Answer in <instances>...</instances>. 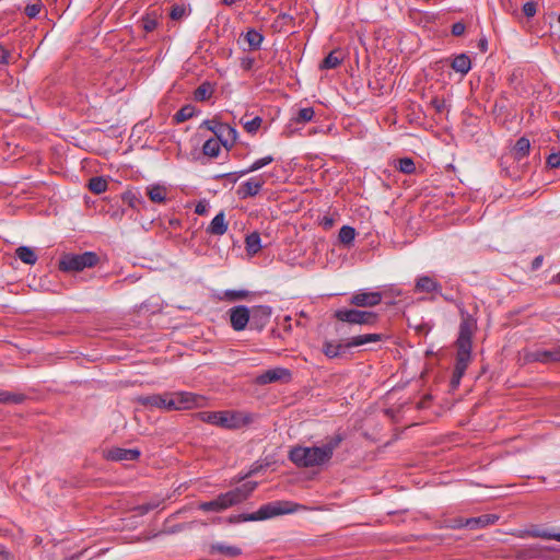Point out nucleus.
I'll return each mask as SVG.
<instances>
[{
	"instance_id": "f257e3e1",
	"label": "nucleus",
	"mask_w": 560,
	"mask_h": 560,
	"mask_svg": "<svg viewBox=\"0 0 560 560\" xmlns=\"http://www.w3.org/2000/svg\"><path fill=\"white\" fill-rule=\"evenodd\" d=\"M345 440L342 433H335L325 440L322 446H295L289 453V459L298 467L310 468L327 464L335 450Z\"/></svg>"
},
{
	"instance_id": "f03ea898",
	"label": "nucleus",
	"mask_w": 560,
	"mask_h": 560,
	"mask_svg": "<svg viewBox=\"0 0 560 560\" xmlns=\"http://www.w3.org/2000/svg\"><path fill=\"white\" fill-rule=\"evenodd\" d=\"M463 319L459 325V334L456 340V362L451 378L452 388H457L462 377L464 376L470 361H471V348H472V335L476 328V320L469 316H464L462 310Z\"/></svg>"
},
{
	"instance_id": "7ed1b4c3",
	"label": "nucleus",
	"mask_w": 560,
	"mask_h": 560,
	"mask_svg": "<svg viewBox=\"0 0 560 560\" xmlns=\"http://www.w3.org/2000/svg\"><path fill=\"white\" fill-rule=\"evenodd\" d=\"M307 508L292 501L279 500L261 505L256 512L230 516V523L255 522L272 518L279 515L306 511Z\"/></svg>"
},
{
	"instance_id": "20e7f679",
	"label": "nucleus",
	"mask_w": 560,
	"mask_h": 560,
	"mask_svg": "<svg viewBox=\"0 0 560 560\" xmlns=\"http://www.w3.org/2000/svg\"><path fill=\"white\" fill-rule=\"evenodd\" d=\"M202 422L226 429L238 430L253 423L254 415L243 410H223V411H200L197 413Z\"/></svg>"
},
{
	"instance_id": "39448f33",
	"label": "nucleus",
	"mask_w": 560,
	"mask_h": 560,
	"mask_svg": "<svg viewBox=\"0 0 560 560\" xmlns=\"http://www.w3.org/2000/svg\"><path fill=\"white\" fill-rule=\"evenodd\" d=\"M383 339L381 334H365L351 337L346 342L326 340L323 345V352L329 359L339 358L347 349L361 347L369 342H378Z\"/></svg>"
},
{
	"instance_id": "423d86ee",
	"label": "nucleus",
	"mask_w": 560,
	"mask_h": 560,
	"mask_svg": "<svg viewBox=\"0 0 560 560\" xmlns=\"http://www.w3.org/2000/svg\"><path fill=\"white\" fill-rule=\"evenodd\" d=\"M100 258L94 252L66 254L59 260V269L65 272H79L97 265Z\"/></svg>"
},
{
	"instance_id": "0eeeda50",
	"label": "nucleus",
	"mask_w": 560,
	"mask_h": 560,
	"mask_svg": "<svg viewBox=\"0 0 560 560\" xmlns=\"http://www.w3.org/2000/svg\"><path fill=\"white\" fill-rule=\"evenodd\" d=\"M334 317L339 322L351 325L373 326L378 319V314L371 311L342 307L335 312Z\"/></svg>"
},
{
	"instance_id": "6e6552de",
	"label": "nucleus",
	"mask_w": 560,
	"mask_h": 560,
	"mask_svg": "<svg viewBox=\"0 0 560 560\" xmlns=\"http://www.w3.org/2000/svg\"><path fill=\"white\" fill-rule=\"evenodd\" d=\"M168 411L201 407L205 398L189 392L167 393Z\"/></svg>"
},
{
	"instance_id": "1a4fd4ad",
	"label": "nucleus",
	"mask_w": 560,
	"mask_h": 560,
	"mask_svg": "<svg viewBox=\"0 0 560 560\" xmlns=\"http://www.w3.org/2000/svg\"><path fill=\"white\" fill-rule=\"evenodd\" d=\"M525 363L539 362L544 364L560 362V346L552 349L525 350L523 354Z\"/></svg>"
},
{
	"instance_id": "9d476101",
	"label": "nucleus",
	"mask_w": 560,
	"mask_h": 560,
	"mask_svg": "<svg viewBox=\"0 0 560 560\" xmlns=\"http://www.w3.org/2000/svg\"><path fill=\"white\" fill-rule=\"evenodd\" d=\"M383 294L378 291H355L350 298V304L357 307H373L382 302Z\"/></svg>"
},
{
	"instance_id": "9b49d317",
	"label": "nucleus",
	"mask_w": 560,
	"mask_h": 560,
	"mask_svg": "<svg viewBox=\"0 0 560 560\" xmlns=\"http://www.w3.org/2000/svg\"><path fill=\"white\" fill-rule=\"evenodd\" d=\"M291 376L290 370L285 368H275L257 375L255 383L257 385H267L277 382L288 383L291 381Z\"/></svg>"
},
{
	"instance_id": "f8f14e48",
	"label": "nucleus",
	"mask_w": 560,
	"mask_h": 560,
	"mask_svg": "<svg viewBox=\"0 0 560 560\" xmlns=\"http://www.w3.org/2000/svg\"><path fill=\"white\" fill-rule=\"evenodd\" d=\"M231 326L234 330H243L250 322V311L245 305L234 306L230 310Z\"/></svg>"
},
{
	"instance_id": "ddd939ff",
	"label": "nucleus",
	"mask_w": 560,
	"mask_h": 560,
	"mask_svg": "<svg viewBox=\"0 0 560 560\" xmlns=\"http://www.w3.org/2000/svg\"><path fill=\"white\" fill-rule=\"evenodd\" d=\"M140 455L141 452L138 448L122 447H113L104 453L105 458L113 462H133L137 460Z\"/></svg>"
},
{
	"instance_id": "4468645a",
	"label": "nucleus",
	"mask_w": 560,
	"mask_h": 560,
	"mask_svg": "<svg viewBox=\"0 0 560 560\" xmlns=\"http://www.w3.org/2000/svg\"><path fill=\"white\" fill-rule=\"evenodd\" d=\"M231 497L232 495H229L228 492L221 493L211 501L201 502L198 505V509L203 512H222L231 506H234Z\"/></svg>"
},
{
	"instance_id": "2eb2a0df",
	"label": "nucleus",
	"mask_w": 560,
	"mask_h": 560,
	"mask_svg": "<svg viewBox=\"0 0 560 560\" xmlns=\"http://www.w3.org/2000/svg\"><path fill=\"white\" fill-rule=\"evenodd\" d=\"M264 184L265 180L262 179L261 176L250 177L238 186L236 194L241 199L255 197L256 195L259 194Z\"/></svg>"
},
{
	"instance_id": "dca6fc26",
	"label": "nucleus",
	"mask_w": 560,
	"mask_h": 560,
	"mask_svg": "<svg viewBox=\"0 0 560 560\" xmlns=\"http://www.w3.org/2000/svg\"><path fill=\"white\" fill-rule=\"evenodd\" d=\"M271 316V307L267 305L255 306L250 311L249 327L252 329L261 330L269 322Z\"/></svg>"
},
{
	"instance_id": "f3484780",
	"label": "nucleus",
	"mask_w": 560,
	"mask_h": 560,
	"mask_svg": "<svg viewBox=\"0 0 560 560\" xmlns=\"http://www.w3.org/2000/svg\"><path fill=\"white\" fill-rule=\"evenodd\" d=\"M167 393L164 394H152V395H142L137 398V401L145 408L149 409H161L168 411L167 405Z\"/></svg>"
},
{
	"instance_id": "a211bd4d",
	"label": "nucleus",
	"mask_w": 560,
	"mask_h": 560,
	"mask_svg": "<svg viewBox=\"0 0 560 560\" xmlns=\"http://www.w3.org/2000/svg\"><path fill=\"white\" fill-rule=\"evenodd\" d=\"M499 520L498 515L494 514H483L477 517L466 518L465 521H460L459 525H453L452 528H469L477 529L486 527L490 524H494Z\"/></svg>"
},
{
	"instance_id": "6ab92c4d",
	"label": "nucleus",
	"mask_w": 560,
	"mask_h": 560,
	"mask_svg": "<svg viewBox=\"0 0 560 560\" xmlns=\"http://www.w3.org/2000/svg\"><path fill=\"white\" fill-rule=\"evenodd\" d=\"M215 138L220 141L222 147L230 150L237 140V130L230 126L229 124L221 122L220 127H218Z\"/></svg>"
},
{
	"instance_id": "aec40b11",
	"label": "nucleus",
	"mask_w": 560,
	"mask_h": 560,
	"mask_svg": "<svg viewBox=\"0 0 560 560\" xmlns=\"http://www.w3.org/2000/svg\"><path fill=\"white\" fill-rule=\"evenodd\" d=\"M257 485L258 483L256 481H247V482L243 483L242 486L228 491L229 495H232L231 499H232L234 505L245 501L256 489Z\"/></svg>"
},
{
	"instance_id": "412c9836",
	"label": "nucleus",
	"mask_w": 560,
	"mask_h": 560,
	"mask_svg": "<svg viewBox=\"0 0 560 560\" xmlns=\"http://www.w3.org/2000/svg\"><path fill=\"white\" fill-rule=\"evenodd\" d=\"M442 285L429 276H420L416 280L415 291L425 293H441Z\"/></svg>"
},
{
	"instance_id": "4be33fe9",
	"label": "nucleus",
	"mask_w": 560,
	"mask_h": 560,
	"mask_svg": "<svg viewBox=\"0 0 560 560\" xmlns=\"http://www.w3.org/2000/svg\"><path fill=\"white\" fill-rule=\"evenodd\" d=\"M209 552L211 555H221L226 558H236L242 553L241 548L237 546H231L225 542H213L210 545Z\"/></svg>"
},
{
	"instance_id": "5701e85b",
	"label": "nucleus",
	"mask_w": 560,
	"mask_h": 560,
	"mask_svg": "<svg viewBox=\"0 0 560 560\" xmlns=\"http://www.w3.org/2000/svg\"><path fill=\"white\" fill-rule=\"evenodd\" d=\"M207 233L210 235L221 236L228 231V222L223 211L219 212L210 222L207 228Z\"/></svg>"
},
{
	"instance_id": "b1692460",
	"label": "nucleus",
	"mask_w": 560,
	"mask_h": 560,
	"mask_svg": "<svg viewBox=\"0 0 560 560\" xmlns=\"http://www.w3.org/2000/svg\"><path fill=\"white\" fill-rule=\"evenodd\" d=\"M149 199L154 203H165L167 200V188L160 184H152L145 187Z\"/></svg>"
},
{
	"instance_id": "393cba45",
	"label": "nucleus",
	"mask_w": 560,
	"mask_h": 560,
	"mask_svg": "<svg viewBox=\"0 0 560 560\" xmlns=\"http://www.w3.org/2000/svg\"><path fill=\"white\" fill-rule=\"evenodd\" d=\"M451 68L462 75H466L471 69V60L467 54L456 55L451 62Z\"/></svg>"
},
{
	"instance_id": "a878e982",
	"label": "nucleus",
	"mask_w": 560,
	"mask_h": 560,
	"mask_svg": "<svg viewBox=\"0 0 560 560\" xmlns=\"http://www.w3.org/2000/svg\"><path fill=\"white\" fill-rule=\"evenodd\" d=\"M15 256L26 265H35L38 257L33 248L28 246H20L15 249Z\"/></svg>"
},
{
	"instance_id": "bb28decb",
	"label": "nucleus",
	"mask_w": 560,
	"mask_h": 560,
	"mask_svg": "<svg viewBox=\"0 0 560 560\" xmlns=\"http://www.w3.org/2000/svg\"><path fill=\"white\" fill-rule=\"evenodd\" d=\"M244 39L248 44L250 50H258L262 44L264 35L254 28H249L245 33Z\"/></svg>"
},
{
	"instance_id": "cd10ccee",
	"label": "nucleus",
	"mask_w": 560,
	"mask_h": 560,
	"mask_svg": "<svg viewBox=\"0 0 560 560\" xmlns=\"http://www.w3.org/2000/svg\"><path fill=\"white\" fill-rule=\"evenodd\" d=\"M342 62V57L339 50L330 51L320 62L322 70H330L337 68Z\"/></svg>"
},
{
	"instance_id": "c85d7f7f",
	"label": "nucleus",
	"mask_w": 560,
	"mask_h": 560,
	"mask_svg": "<svg viewBox=\"0 0 560 560\" xmlns=\"http://www.w3.org/2000/svg\"><path fill=\"white\" fill-rule=\"evenodd\" d=\"M124 199L128 202L130 208L135 209L136 211L145 210L148 207L147 201L143 199V197L139 192L130 191L125 195Z\"/></svg>"
},
{
	"instance_id": "c756f323",
	"label": "nucleus",
	"mask_w": 560,
	"mask_h": 560,
	"mask_svg": "<svg viewBox=\"0 0 560 560\" xmlns=\"http://www.w3.org/2000/svg\"><path fill=\"white\" fill-rule=\"evenodd\" d=\"M245 247H246V252L249 254V255H255L257 254L260 248H261V240H260V235L256 232L254 233H250L249 235L246 236V240H245Z\"/></svg>"
},
{
	"instance_id": "7c9ffc66",
	"label": "nucleus",
	"mask_w": 560,
	"mask_h": 560,
	"mask_svg": "<svg viewBox=\"0 0 560 560\" xmlns=\"http://www.w3.org/2000/svg\"><path fill=\"white\" fill-rule=\"evenodd\" d=\"M272 161H273V158L271 155H267L261 159H258L255 162H253L247 168L237 172V175L241 177L246 174L256 172V171L269 165Z\"/></svg>"
},
{
	"instance_id": "2f4dec72",
	"label": "nucleus",
	"mask_w": 560,
	"mask_h": 560,
	"mask_svg": "<svg viewBox=\"0 0 560 560\" xmlns=\"http://www.w3.org/2000/svg\"><path fill=\"white\" fill-rule=\"evenodd\" d=\"M213 94V86L210 82L206 81L201 83L194 93V97L197 102H205Z\"/></svg>"
},
{
	"instance_id": "473e14b6",
	"label": "nucleus",
	"mask_w": 560,
	"mask_h": 560,
	"mask_svg": "<svg viewBox=\"0 0 560 560\" xmlns=\"http://www.w3.org/2000/svg\"><path fill=\"white\" fill-rule=\"evenodd\" d=\"M221 145L217 138L208 139L202 145V152L209 158H217L220 154Z\"/></svg>"
},
{
	"instance_id": "72a5a7b5",
	"label": "nucleus",
	"mask_w": 560,
	"mask_h": 560,
	"mask_svg": "<svg viewBox=\"0 0 560 560\" xmlns=\"http://www.w3.org/2000/svg\"><path fill=\"white\" fill-rule=\"evenodd\" d=\"M529 149H530L529 140L525 137H522V138L517 139L513 150H514V154H515L516 159L521 160L529 153Z\"/></svg>"
},
{
	"instance_id": "f704fd0d",
	"label": "nucleus",
	"mask_w": 560,
	"mask_h": 560,
	"mask_svg": "<svg viewBox=\"0 0 560 560\" xmlns=\"http://www.w3.org/2000/svg\"><path fill=\"white\" fill-rule=\"evenodd\" d=\"M196 114V108L190 105V104H187L185 106H183L175 115H174V120L177 122V124H180V122H184L190 118H192Z\"/></svg>"
},
{
	"instance_id": "c9c22d12",
	"label": "nucleus",
	"mask_w": 560,
	"mask_h": 560,
	"mask_svg": "<svg viewBox=\"0 0 560 560\" xmlns=\"http://www.w3.org/2000/svg\"><path fill=\"white\" fill-rule=\"evenodd\" d=\"M339 241L343 245H350L355 237V230L352 226L343 225L339 231Z\"/></svg>"
},
{
	"instance_id": "e433bc0d",
	"label": "nucleus",
	"mask_w": 560,
	"mask_h": 560,
	"mask_svg": "<svg viewBox=\"0 0 560 560\" xmlns=\"http://www.w3.org/2000/svg\"><path fill=\"white\" fill-rule=\"evenodd\" d=\"M530 535L533 537H537V538L560 541V533H556L552 529H540V528H537V529L532 530Z\"/></svg>"
},
{
	"instance_id": "4c0bfd02",
	"label": "nucleus",
	"mask_w": 560,
	"mask_h": 560,
	"mask_svg": "<svg viewBox=\"0 0 560 560\" xmlns=\"http://www.w3.org/2000/svg\"><path fill=\"white\" fill-rule=\"evenodd\" d=\"M89 189L94 194H102L107 189V182L103 177H92L89 182Z\"/></svg>"
},
{
	"instance_id": "58836bf2",
	"label": "nucleus",
	"mask_w": 560,
	"mask_h": 560,
	"mask_svg": "<svg viewBox=\"0 0 560 560\" xmlns=\"http://www.w3.org/2000/svg\"><path fill=\"white\" fill-rule=\"evenodd\" d=\"M315 115V112L313 107H304L298 110L296 116L293 118V120L296 124H305L313 119Z\"/></svg>"
},
{
	"instance_id": "ea45409f",
	"label": "nucleus",
	"mask_w": 560,
	"mask_h": 560,
	"mask_svg": "<svg viewBox=\"0 0 560 560\" xmlns=\"http://www.w3.org/2000/svg\"><path fill=\"white\" fill-rule=\"evenodd\" d=\"M142 27L147 33L154 31L158 27V18L154 13H147L141 19Z\"/></svg>"
},
{
	"instance_id": "a19ab883",
	"label": "nucleus",
	"mask_w": 560,
	"mask_h": 560,
	"mask_svg": "<svg viewBox=\"0 0 560 560\" xmlns=\"http://www.w3.org/2000/svg\"><path fill=\"white\" fill-rule=\"evenodd\" d=\"M397 168L404 174H412L416 171V165L412 159L402 158L398 160Z\"/></svg>"
},
{
	"instance_id": "79ce46f5",
	"label": "nucleus",
	"mask_w": 560,
	"mask_h": 560,
	"mask_svg": "<svg viewBox=\"0 0 560 560\" xmlns=\"http://www.w3.org/2000/svg\"><path fill=\"white\" fill-rule=\"evenodd\" d=\"M187 8L184 4H174L171 9L170 16L174 21L182 20L183 18L188 15Z\"/></svg>"
},
{
	"instance_id": "37998d69",
	"label": "nucleus",
	"mask_w": 560,
	"mask_h": 560,
	"mask_svg": "<svg viewBox=\"0 0 560 560\" xmlns=\"http://www.w3.org/2000/svg\"><path fill=\"white\" fill-rule=\"evenodd\" d=\"M23 397L21 395L11 394L9 392H4L0 389V404H7V402H14L19 404L21 402Z\"/></svg>"
},
{
	"instance_id": "c03bdc74",
	"label": "nucleus",
	"mask_w": 560,
	"mask_h": 560,
	"mask_svg": "<svg viewBox=\"0 0 560 560\" xmlns=\"http://www.w3.org/2000/svg\"><path fill=\"white\" fill-rule=\"evenodd\" d=\"M43 4L40 1H37L35 3L27 4L24 9V13L30 19H35L39 12L42 11Z\"/></svg>"
},
{
	"instance_id": "a18cd8bd",
	"label": "nucleus",
	"mask_w": 560,
	"mask_h": 560,
	"mask_svg": "<svg viewBox=\"0 0 560 560\" xmlns=\"http://www.w3.org/2000/svg\"><path fill=\"white\" fill-rule=\"evenodd\" d=\"M262 119L260 117H254L244 124V128L249 133H255L261 126Z\"/></svg>"
},
{
	"instance_id": "49530a36",
	"label": "nucleus",
	"mask_w": 560,
	"mask_h": 560,
	"mask_svg": "<svg viewBox=\"0 0 560 560\" xmlns=\"http://www.w3.org/2000/svg\"><path fill=\"white\" fill-rule=\"evenodd\" d=\"M248 295V291L246 290H226L225 298L230 301L243 300Z\"/></svg>"
},
{
	"instance_id": "de8ad7c7",
	"label": "nucleus",
	"mask_w": 560,
	"mask_h": 560,
	"mask_svg": "<svg viewBox=\"0 0 560 560\" xmlns=\"http://www.w3.org/2000/svg\"><path fill=\"white\" fill-rule=\"evenodd\" d=\"M537 4L534 1H528L523 5V13L527 18H533L536 14Z\"/></svg>"
},
{
	"instance_id": "09e8293b",
	"label": "nucleus",
	"mask_w": 560,
	"mask_h": 560,
	"mask_svg": "<svg viewBox=\"0 0 560 560\" xmlns=\"http://www.w3.org/2000/svg\"><path fill=\"white\" fill-rule=\"evenodd\" d=\"M220 125H221V122L217 121L215 119H206L201 124V127H206L208 130L213 132L214 136H217V132H218L217 130H218V127H220Z\"/></svg>"
},
{
	"instance_id": "8fccbe9b",
	"label": "nucleus",
	"mask_w": 560,
	"mask_h": 560,
	"mask_svg": "<svg viewBox=\"0 0 560 560\" xmlns=\"http://www.w3.org/2000/svg\"><path fill=\"white\" fill-rule=\"evenodd\" d=\"M547 164L551 168H558L560 167V152L558 153H551L547 159Z\"/></svg>"
},
{
	"instance_id": "3c124183",
	"label": "nucleus",
	"mask_w": 560,
	"mask_h": 560,
	"mask_svg": "<svg viewBox=\"0 0 560 560\" xmlns=\"http://www.w3.org/2000/svg\"><path fill=\"white\" fill-rule=\"evenodd\" d=\"M466 26L463 22H456L452 25V34L454 36H462L465 33Z\"/></svg>"
},
{
	"instance_id": "603ef678",
	"label": "nucleus",
	"mask_w": 560,
	"mask_h": 560,
	"mask_svg": "<svg viewBox=\"0 0 560 560\" xmlns=\"http://www.w3.org/2000/svg\"><path fill=\"white\" fill-rule=\"evenodd\" d=\"M208 203L205 202V201H199L197 205H196V208H195V212L199 215H203L207 213L208 211Z\"/></svg>"
},
{
	"instance_id": "864d4df0",
	"label": "nucleus",
	"mask_w": 560,
	"mask_h": 560,
	"mask_svg": "<svg viewBox=\"0 0 560 560\" xmlns=\"http://www.w3.org/2000/svg\"><path fill=\"white\" fill-rule=\"evenodd\" d=\"M255 63L253 58L246 57L242 59L241 66L244 70H250Z\"/></svg>"
},
{
	"instance_id": "5fc2aeb1",
	"label": "nucleus",
	"mask_w": 560,
	"mask_h": 560,
	"mask_svg": "<svg viewBox=\"0 0 560 560\" xmlns=\"http://www.w3.org/2000/svg\"><path fill=\"white\" fill-rule=\"evenodd\" d=\"M158 503H147V504H142V505H139L138 510L140 511L141 514H144V513H148L149 511L158 508Z\"/></svg>"
},
{
	"instance_id": "6e6d98bb",
	"label": "nucleus",
	"mask_w": 560,
	"mask_h": 560,
	"mask_svg": "<svg viewBox=\"0 0 560 560\" xmlns=\"http://www.w3.org/2000/svg\"><path fill=\"white\" fill-rule=\"evenodd\" d=\"M9 58V54L4 47L0 45V63H7Z\"/></svg>"
},
{
	"instance_id": "4d7b16f0",
	"label": "nucleus",
	"mask_w": 560,
	"mask_h": 560,
	"mask_svg": "<svg viewBox=\"0 0 560 560\" xmlns=\"http://www.w3.org/2000/svg\"><path fill=\"white\" fill-rule=\"evenodd\" d=\"M478 47L482 52H486L488 49V40L486 37H482L478 42Z\"/></svg>"
},
{
	"instance_id": "13d9d810",
	"label": "nucleus",
	"mask_w": 560,
	"mask_h": 560,
	"mask_svg": "<svg viewBox=\"0 0 560 560\" xmlns=\"http://www.w3.org/2000/svg\"><path fill=\"white\" fill-rule=\"evenodd\" d=\"M432 105L435 107V109H436L438 112H442V110H443V108H444V102H443V101H440V100H438V98H434V100L432 101Z\"/></svg>"
},
{
	"instance_id": "bf43d9fd",
	"label": "nucleus",
	"mask_w": 560,
	"mask_h": 560,
	"mask_svg": "<svg viewBox=\"0 0 560 560\" xmlns=\"http://www.w3.org/2000/svg\"><path fill=\"white\" fill-rule=\"evenodd\" d=\"M439 294H440V295H441L445 301H447V302H452V303H453V302H455V299H454V296H453V295H450V294H443L442 292H441V293H439Z\"/></svg>"
},
{
	"instance_id": "052dcab7",
	"label": "nucleus",
	"mask_w": 560,
	"mask_h": 560,
	"mask_svg": "<svg viewBox=\"0 0 560 560\" xmlns=\"http://www.w3.org/2000/svg\"><path fill=\"white\" fill-rule=\"evenodd\" d=\"M460 521H465L464 518H455L452 521V524L448 525L451 528L453 525H459L460 524Z\"/></svg>"
},
{
	"instance_id": "680f3d73",
	"label": "nucleus",
	"mask_w": 560,
	"mask_h": 560,
	"mask_svg": "<svg viewBox=\"0 0 560 560\" xmlns=\"http://www.w3.org/2000/svg\"><path fill=\"white\" fill-rule=\"evenodd\" d=\"M237 0H223V3L228 7L234 4Z\"/></svg>"
},
{
	"instance_id": "e2e57ef3",
	"label": "nucleus",
	"mask_w": 560,
	"mask_h": 560,
	"mask_svg": "<svg viewBox=\"0 0 560 560\" xmlns=\"http://www.w3.org/2000/svg\"><path fill=\"white\" fill-rule=\"evenodd\" d=\"M170 224H171L172 226H177V225H179V220H177V219H173V220H171V221H170Z\"/></svg>"
},
{
	"instance_id": "0e129e2a",
	"label": "nucleus",
	"mask_w": 560,
	"mask_h": 560,
	"mask_svg": "<svg viewBox=\"0 0 560 560\" xmlns=\"http://www.w3.org/2000/svg\"><path fill=\"white\" fill-rule=\"evenodd\" d=\"M0 553L3 555L5 558L9 557V552L3 547H0Z\"/></svg>"
},
{
	"instance_id": "69168bd1",
	"label": "nucleus",
	"mask_w": 560,
	"mask_h": 560,
	"mask_svg": "<svg viewBox=\"0 0 560 560\" xmlns=\"http://www.w3.org/2000/svg\"><path fill=\"white\" fill-rule=\"evenodd\" d=\"M553 282L560 283V271L553 277Z\"/></svg>"
},
{
	"instance_id": "338daca9",
	"label": "nucleus",
	"mask_w": 560,
	"mask_h": 560,
	"mask_svg": "<svg viewBox=\"0 0 560 560\" xmlns=\"http://www.w3.org/2000/svg\"><path fill=\"white\" fill-rule=\"evenodd\" d=\"M540 262H541V257H537V258L534 260V266H535V267H537Z\"/></svg>"
},
{
	"instance_id": "774afa93",
	"label": "nucleus",
	"mask_w": 560,
	"mask_h": 560,
	"mask_svg": "<svg viewBox=\"0 0 560 560\" xmlns=\"http://www.w3.org/2000/svg\"><path fill=\"white\" fill-rule=\"evenodd\" d=\"M325 224L327 226H330L332 224V220L331 219H325Z\"/></svg>"
}]
</instances>
